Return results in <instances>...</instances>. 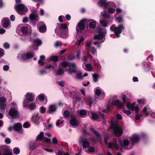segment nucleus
<instances>
[{"mask_svg": "<svg viewBox=\"0 0 155 155\" xmlns=\"http://www.w3.org/2000/svg\"><path fill=\"white\" fill-rule=\"evenodd\" d=\"M107 31L106 29L103 28H101L99 29L98 31V34L95 35L94 36V39H97V41L94 42V44L95 45H97V46L100 47L101 45L100 43L103 42L105 40V38H104Z\"/></svg>", "mask_w": 155, "mask_h": 155, "instance_id": "nucleus-1", "label": "nucleus"}, {"mask_svg": "<svg viewBox=\"0 0 155 155\" xmlns=\"http://www.w3.org/2000/svg\"><path fill=\"white\" fill-rule=\"evenodd\" d=\"M118 121H116L115 122L111 120L110 124V127L113 130L114 134L116 137L121 136L123 133L122 127H119L118 124Z\"/></svg>", "mask_w": 155, "mask_h": 155, "instance_id": "nucleus-2", "label": "nucleus"}, {"mask_svg": "<svg viewBox=\"0 0 155 155\" xmlns=\"http://www.w3.org/2000/svg\"><path fill=\"white\" fill-rule=\"evenodd\" d=\"M124 26L123 24L119 25L117 27L113 25L111 26L110 29L111 31L114 32L117 38H119L120 37V34L124 30Z\"/></svg>", "mask_w": 155, "mask_h": 155, "instance_id": "nucleus-3", "label": "nucleus"}, {"mask_svg": "<svg viewBox=\"0 0 155 155\" xmlns=\"http://www.w3.org/2000/svg\"><path fill=\"white\" fill-rule=\"evenodd\" d=\"M14 8L19 14L21 15L25 14L28 10L27 8L21 3L16 5Z\"/></svg>", "mask_w": 155, "mask_h": 155, "instance_id": "nucleus-4", "label": "nucleus"}, {"mask_svg": "<svg viewBox=\"0 0 155 155\" xmlns=\"http://www.w3.org/2000/svg\"><path fill=\"white\" fill-rule=\"evenodd\" d=\"M87 21L86 19H83L81 20L77 24L76 27V30L78 32H81L85 28L86 25L84 22Z\"/></svg>", "mask_w": 155, "mask_h": 155, "instance_id": "nucleus-5", "label": "nucleus"}, {"mask_svg": "<svg viewBox=\"0 0 155 155\" xmlns=\"http://www.w3.org/2000/svg\"><path fill=\"white\" fill-rule=\"evenodd\" d=\"M55 33L61 38H66L68 32V29L63 30L56 28L55 29Z\"/></svg>", "mask_w": 155, "mask_h": 155, "instance_id": "nucleus-6", "label": "nucleus"}, {"mask_svg": "<svg viewBox=\"0 0 155 155\" xmlns=\"http://www.w3.org/2000/svg\"><path fill=\"white\" fill-rule=\"evenodd\" d=\"M26 99H25L23 102L24 106L27 107L28 106L27 103L28 102H31L34 100V96L30 93H27L25 96Z\"/></svg>", "mask_w": 155, "mask_h": 155, "instance_id": "nucleus-7", "label": "nucleus"}, {"mask_svg": "<svg viewBox=\"0 0 155 155\" xmlns=\"http://www.w3.org/2000/svg\"><path fill=\"white\" fill-rule=\"evenodd\" d=\"M79 142L82 144L83 148H87L90 146V143L87 140V139L83 137H81L79 139Z\"/></svg>", "mask_w": 155, "mask_h": 155, "instance_id": "nucleus-8", "label": "nucleus"}, {"mask_svg": "<svg viewBox=\"0 0 155 155\" xmlns=\"http://www.w3.org/2000/svg\"><path fill=\"white\" fill-rule=\"evenodd\" d=\"M69 68L68 69V71L69 74H72L73 73L76 74L77 72V66L74 62H71L69 63Z\"/></svg>", "mask_w": 155, "mask_h": 155, "instance_id": "nucleus-9", "label": "nucleus"}, {"mask_svg": "<svg viewBox=\"0 0 155 155\" xmlns=\"http://www.w3.org/2000/svg\"><path fill=\"white\" fill-rule=\"evenodd\" d=\"M33 56V54L30 52L23 53L21 54V59L23 61H26L32 58Z\"/></svg>", "mask_w": 155, "mask_h": 155, "instance_id": "nucleus-10", "label": "nucleus"}, {"mask_svg": "<svg viewBox=\"0 0 155 155\" xmlns=\"http://www.w3.org/2000/svg\"><path fill=\"white\" fill-rule=\"evenodd\" d=\"M70 118L71 120L70 124L71 126L76 127L79 126L80 122L77 119L75 116L72 115L70 116Z\"/></svg>", "mask_w": 155, "mask_h": 155, "instance_id": "nucleus-11", "label": "nucleus"}, {"mask_svg": "<svg viewBox=\"0 0 155 155\" xmlns=\"http://www.w3.org/2000/svg\"><path fill=\"white\" fill-rule=\"evenodd\" d=\"M8 115L13 118H17L19 117V114L18 111L15 109H11L8 112Z\"/></svg>", "mask_w": 155, "mask_h": 155, "instance_id": "nucleus-12", "label": "nucleus"}, {"mask_svg": "<svg viewBox=\"0 0 155 155\" xmlns=\"http://www.w3.org/2000/svg\"><path fill=\"white\" fill-rule=\"evenodd\" d=\"M38 30L40 32L43 33L46 31V27L45 24L43 22H40L37 25Z\"/></svg>", "mask_w": 155, "mask_h": 155, "instance_id": "nucleus-13", "label": "nucleus"}, {"mask_svg": "<svg viewBox=\"0 0 155 155\" xmlns=\"http://www.w3.org/2000/svg\"><path fill=\"white\" fill-rule=\"evenodd\" d=\"M30 19L31 21H37L39 20L38 15L36 13L33 12L30 14L29 16Z\"/></svg>", "mask_w": 155, "mask_h": 155, "instance_id": "nucleus-14", "label": "nucleus"}, {"mask_svg": "<svg viewBox=\"0 0 155 155\" xmlns=\"http://www.w3.org/2000/svg\"><path fill=\"white\" fill-rule=\"evenodd\" d=\"M57 109V106L56 104H52L49 105L48 107L49 114L55 113Z\"/></svg>", "mask_w": 155, "mask_h": 155, "instance_id": "nucleus-15", "label": "nucleus"}, {"mask_svg": "<svg viewBox=\"0 0 155 155\" xmlns=\"http://www.w3.org/2000/svg\"><path fill=\"white\" fill-rule=\"evenodd\" d=\"M96 21L92 19L88 20L87 25H88L90 28L94 29L96 27Z\"/></svg>", "mask_w": 155, "mask_h": 155, "instance_id": "nucleus-16", "label": "nucleus"}, {"mask_svg": "<svg viewBox=\"0 0 155 155\" xmlns=\"http://www.w3.org/2000/svg\"><path fill=\"white\" fill-rule=\"evenodd\" d=\"M2 23L3 27L5 28L8 27L10 24L9 19L5 18H3L2 21Z\"/></svg>", "mask_w": 155, "mask_h": 155, "instance_id": "nucleus-17", "label": "nucleus"}, {"mask_svg": "<svg viewBox=\"0 0 155 155\" xmlns=\"http://www.w3.org/2000/svg\"><path fill=\"white\" fill-rule=\"evenodd\" d=\"M140 138L138 135L134 134L132 136L131 140L133 143H137L140 141Z\"/></svg>", "mask_w": 155, "mask_h": 155, "instance_id": "nucleus-18", "label": "nucleus"}, {"mask_svg": "<svg viewBox=\"0 0 155 155\" xmlns=\"http://www.w3.org/2000/svg\"><path fill=\"white\" fill-rule=\"evenodd\" d=\"M112 147H114L117 149H118L119 148V146L117 143L116 139L114 140V143H108V148H111Z\"/></svg>", "mask_w": 155, "mask_h": 155, "instance_id": "nucleus-19", "label": "nucleus"}, {"mask_svg": "<svg viewBox=\"0 0 155 155\" xmlns=\"http://www.w3.org/2000/svg\"><path fill=\"white\" fill-rule=\"evenodd\" d=\"M98 4L101 7L105 8L107 6L108 2H107V0H99Z\"/></svg>", "mask_w": 155, "mask_h": 155, "instance_id": "nucleus-20", "label": "nucleus"}, {"mask_svg": "<svg viewBox=\"0 0 155 155\" xmlns=\"http://www.w3.org/2000/svg\"><path fill=\"white\" fill-rule=\"evenodd\" d=\"M20 31L23 34L29 35L28 28L26 26H23L20 29Z\"/></svg>", "mask_w": 155, "mask_h": 155, "instance_id": "nucleus-21", "label": "nucleus"}, {"mask_svg": "<svg viewBox=\"0 0 155 155\" xmlns=\"http://www.w3.org/2000/svg\"><path fill=\"white\" fill-rule=\"evenodd\" d=\"M14 130L16 131H20L22 128V124L20 123H17L14 125Z\"/></svg>", "mask_w": 155, "mask_h": 155, "instance_id": "nucleus-22", "label": "nucleus"}, {"mask_svg": "<svg viewBox=\"0 0 155 155\" xmlns=\"http://www.w3.org/2000/svg\"><path fill=\"white\" fill-rule=\"evenodd\" d=\"M50 60L54 61L53 64L56 65V62L59 61L58 57V56L53 55L50 57Z\"/></svg>", "mask_w": 155, "mask_h": 155, "instance_id": "nucleus-23", "label": "nucleus"}, {"mask_svg": "<svg viewBox=\"0 0 155 155\" xmlns=\"http://www.w3.org/2000/svg\"><path fill=\"white\" fill-rule=\"evenodd\" d=\"M90 130L93 134L96 135L98 138L101 137V135L100 134L99 132L96 131L94 127L90 128Z\"/></svg>", "mask_w": 155, "mask_h": 155, "instance_id": "nucleus-24", "label": "nucleus"}, {"mask_svg": "<svg viewBox=\"0 0 155 155\" xmlns=\"http://www.w3.org/2000/svg\"><path fill=\"white\" fill-rule=\"evenodd\" d=\"M27 107H28L31 110H32L36 109V106L35 103H31L28 106V105Z\"/></svg>", "mask_w": 155, "mask_h": 155, "instance_id": "nucleus-25", "label": "nucleus"}, {"mask_svg": "<svg viewBox=\"0 0 155 155\" xmlns=\"http://www.w3.org/2000/svg\"><path fill=\"white\" fill-rule=\"evenodd\" d=\"M100 23L103 27H106L107 26L108 23L106 19H103L100 21Z\"/></svg>", "mask_w": 155, "mask_h": 155, "instance_id": "nucleus-26", "label": "nucleus"}, {"mask_svg": "<svg viewBox=\"0 0 155 155\" xmlns=\"http://www.w3.org/2000/svg\"><path fill=\"white\" fill-rule=\"evenodd\" d=\"M112 105L116 106H121V102L118 99H117L116 100L113 101L112 103Z\"/></svg>", "mask_w": 155, "mask_h": 155, "instance_id": "nucleus-27", "label": "nucleus"}, {"mask_svg": "<svg viewBox=\"0 0 155 155\" xmlns=\"http://www.w3.org/2000/svg\"><path fill=\"white\" fill-rule=\"evenodd\" d=\"M129 144V142L128 140H124L123 143H120V146L122 147L127 146Z\"/></svg>", "mask_w": 155, "mask_h": 155, "instance_id": "nucleus-28", "label": "nucleus"}, {"mask_svg": "<svg viewBox=\"0 0 155 155\" xmlns=\"http://www.w3.org/2000/svg\"><path fill=\"white\" fill-rule=\"evenodd\" d=\"M64 71L62 69L59 68L56 71V74L57 75H60L64 74Z\"/></svg>", "mask_w": 155, "mask_h": 155, "instance_id": "nucleus-29", "label": "nucleus"}, {"mask_svg": "<svg viewBox=\"0 0 155 155\" xmlns=\"http://www.w3.org/2000/svg\"><path fill=\"white\" fill-rule=\"evenodd\" d=\"M32 1L35 2L37 3L36 5L37 7L39 6L40 5H42L43 3L44 0H32Z\"/></svg>", "mask_w": 155, "mask_h": 155, "instance_id": "nucleus-30", "label": "nucleus"}, {"mask_svg": "<svg viewBox=\"0 0 155 155\" xmlns=\"http://www.w3.org/2000/svg\"><path fill=\"white\" fill-rule=\"evenodd\" d=\"M44 137V133L43 132H41L40 134L37 136V139L41 141Z\"/></svg>", "mask_w": 155, "mask_h": 155, "instance_id": "nucleus-31", "label": "nucleus"}, {"mask_svg": "<svg viewBox=\"0 0 155 155\" xmlns=\"http://www.w3.org/2000/svg\"><path fill=\"white\" fill-rule=\"evenodd\" d=\"M58 28L63 30L68 29L67 25L65 23L61 24L60 25V28Z\"/></svg>", "mask_w": 155, "mask_h": 155, "instance_id": "nucleus-32", "label": "nucleus"}, {"mask_svg": "<svg viewBox=\"0 0 155 155\" xmlns=\"http://www.w3.org/2000/svg\"><path fill=\"white\" fill-rule=\"evenodd\" d=\"M28 35L23 34L21 35L20 38L23 41H25L28 39Z\"/></svg>", "mask_w": 155, "mask_h": 155, "instance_id": "nucleus-33", "label": "nucleus"}, {"mask_svg": "<svg viewBox=\"0 0 155 155\" xmlns=\"http://www.w3.org/2000/svg\"><path fill=\"white\" fill-rule=\"evenodd\" d=\"M83 77L82 73L81 71H79L76 74V78L77 79H81Z\"/></svg>", "mask_w": 155, "mask_h": 155, "instance_id": "nucleus-34", "label": "nucleus"}, {"mask_svg": "<svg viewBox=\"0 0 155 155\" xmlns=\"http://www.w3.org/2000/svg\"><path fill=\"white\" fill-rule=\"evenodd\" d=\"M34 43H36V45L39 46L40 45L42 44V41L41 40H40L38 38L34 40Z\"/></svg>", "mask_w": 155, "mask_h": 155, "instance_id": "nucleus-35", "label": "nucleus"}, {"mask_svg": "<svg viewBox=\"0 0 155 155\" xmlns=\"http://www.w3.org/2000/svg\"><path fill=\"white\" fill-rule=\"evenodd\" d=\"M39 119L40 117H37L34 116L32 118V120L34 123H36V124L37 125L38 124V123L37 122Z\"/></svg>", "mask_w": 155, "mask_h": 155, "instance_id": "nucleus-36", "label": "nucleus"}, {"mask_svg": "<svg viewBox=\"0 0 155 155\" xmlns=\"http://www.w3.org/2000/svg\"><path fill=\"white\" fill-rule=\"evenodd\" d=\"M79 116L80 117H83V116H85L87 114L86 111L84 110H81L80 111L79 113Z\"/></svg>", "mask_w": 155, "mask_h": 155, "instance_id": "nucleus-37", "label": "nucleus"}, {"mask_svg": "<svg viewBox=\"0 0 155 155\" xmlns=\"http://www.w3.org/2000/svg\"><path fill=\"white\" fill-rule=\"evenodd\" d=\"M13 151L15 154L17 155L19 153L20 150L18 147H15L13 149Z\"/></svg>", "mask_w": 155, "mask_h": 155, "instance_id": "nucleus-38", "label": "nucleus"}, {"mask_svg": "<svg viewBox=\"0 0 155 155\" xmlns=\"http://www.w3.org/2000/svg\"><path fill=\"white\" fill-rule=\"evenodd\" d=\"M93 81L96 82L98 81V75L96 74H94L93 75Z\"/></svg>", "mask_w": 155, "mask_h": 155, "instance_id": "nucleus-39", "label": "nucleus"}, {"mask_svg": "<svg viewBox=\"0 0 155 155\" xmlns=\"http://www.w3.org/2000/svg\"><path fill=\"white\" fill-rule=\"evenodd\" d=\"M126 106L128 109H131L133 111H134V108L133 107V106L129 102L127 103Z\"/></svg>", "mask_w": 155, "mask_h": 155, "instance_id": "nucleus-40", "label": "nucleus"}, {"mask_svg": "<svg viewBox=\"0 0 155 155\" xmlns=\"http://www.w3.org/2000/svg\"><path fill=\"white\" fill-rule=\"evenodd\" d=\"M69 64L68 62L64 61L61 63V65L63 68H66L68 66Z\"/></svg>", "mask_w": 155, "mask_h": 155, "instance_id": "nucleus-41", "label": "nucleus"}, {"mask_svg": "<svg viewBox=\"0 0 155 155\" xmlns=\"http://www.w3.org/2000/svg\"><path fill=\"white\" fill-rule=\"evenodd\" d=\"M99 117L98 115L95 113H93L92 114L91 119L94 120H97L98 119Z\"/></svg>", "mask_w": 155, "mask_h": 155, "instance_id": "nucleus-42", "label": "nucleus"}, {"mask_svg": "<svg viewBox=\"0 0 155 155\" xmlns=\"http://www.w3.org/2000/svg\"><path fill=\"white\" fill-rule=\"evenodd\" d=\"M45 98V95L43 94H40L38 96V99L40 101H43Z\"/></svg>", "mask_w": 155, "mask_h": 155, "instance_id": "nucleus-43", "label": "nucleus"}, {"mask_svg": "<svg viewBox=\"0 0 155 155\" xmlns=\"http://www.w3.org/2000/svg\"><path fill=\"white\" fill-rule=\"evenodd\" d=\"M116 21L119 23H120L123 21L122 17L120 15L116 18Z\"/></svg>", "mask_w": 155, "mask_h": 155, "instance_id": "nucleus-44", "label": "nucleus"}, {"mask_svg": "<svg viewBox=\"0 0 155 155\" xmlns=\"http://www.w3.org/2000/svg\"><path fill=\"white\" fill-rule=\"evenodd\" d=\"M88 151L90 153H92L94 151L95 149L94 147L89 146L88 148Z\"/></svg>", "mask_w": 155, "mask_h": 155, "instance_id": "nucleus-45", "label": "nucleus"}, {"mask_svg": "<svg viewBox=\"0 0 155 155\" xmlns=\"http://www.w3.org/2000/svg\"><path fill=\"white\" fill-rule=\"evenodd\" d=\"M6 101V99L4 97H0V104L5 103Z\"/></svg>", "mask_w": 155, "mask_h": 155, "instance_id": "nucleus-46", "label": "nucleus"}, {"mask_svg": "<svg viewBox=\"0 0 155 155\" xmlns=\"http://www.w3.org/2000/svg\"><path fill=\"white\" fill-rule=\"evenodd\" d=\"M64 116L67 118L68 117L70 116V114L68 110H66L64 112Z\"/></svg>", "mask_w": 155, "mask_h": 155, "instance_id": "nucleus-47", "label": "nucleus"}, {"mask_svg": "<svg viewBox=\"0 0 155 155\" xmlns=\"http://www.w3.org/2000/svg\"><path fill=\"white\" fill-rule=\"evenodd\" d=\"M84 38L83 37H81V38L76 43V45L78 46H79L81 43V42L84 40Z\"/></svg>", "mask_w": 155, "mask_h": 155, "instance_id": "nucleus-48", "label": "nucleus"}, {"mask_svg": "<svg viewBox=\"0 0 155 155\" xmlns=\"http://www.w3.org/2000/svg\"><path fill=\"white\" fill-rule=\"evenodd\" d=\"M3 155H5L10 152L9 151V149L8 148H5V149H3Z\"/></svg>", "mask_w": 155, "mask_h": 155, "instance_id": "nucleus-49", "label": "nucleus"}, {"mask_svg": "<svg viewBox=\"0 0 155 155\" xmlns=\"http://www.w3.org/2000/svg\"><path fill=\"white\" fill-rule=\"evenodd\" d=\"M121 98L124 103H126V98H127V97L125 94H123L121 95Z\"/></svg>", "mask_w": 155, "mask_h": 155, "instance_id": "nucleus-50", "label": "nucleus"}, {"mask_svg": "<svg viewBox=\"0 0 155 155\" xmlns=\"http://www.w3.org/2000/svg\"><path fill=\"white\" fill-rule=\"evenodd\" d=\"M101 91L99 89H97L95 91V94L99 96L101 95Z\"/></svg>", "mask_w": 155, "mask_h": 155, "instance_id": "nucleus-51", "label": "nucleus"}, {"mask_svg": "<svg viewBox=\"0 0 155 155\" xmlns=\"http://www.w3.org/2000/svg\"><path fill=\"white\" fill-rule=\"evenodd\" d=\"M142 117H143V115L142 114H137L135 117V119L136 120H138Z\"/></svg>", "mask_w": 155, "mask_h": 155, "instance_id": "nucleus-52", "label": "nucleus"}, {"mask_svg": "<svg viewBox=\"0 0 155 155\" xmlns=\"http://www.w3.org/2000/svg\"><path fill=\"white\" fill-rule=\"evenodd\" d=\"M6 107V104L5 103H2L0 104V108L2 110H4Z\"/></svg>", "mask_w": 155, "mask_h": 155, "instance_id": "nucleus-53", "label": "nucleus"}, {"mask_svg": "<svg viewBox=\"0 0 155 155\" xmlns=\"http://www.w3.org/2000/svg\"><path fill=\"white\" fill-rule=\"evenodd\" d=\"M3 45H4V47L5 49H8L10 48V45L7 42H5V43H4Z\"/></svg>", "mask_w": 155, "mask_h": 155, "instance_id": "nucleus-54", "label": "nucleus"}, {"mask_svg": "<svg viewBox=\"0 0 155 155\" xmlns=\"http://www.w3.org/2000/svg\"><path fill=\"white\" fill-rule=\"evenodd\" d=\"M103 18L105 19L110 18V15L107 13H104L102 15Z\"/></svg>", "mask_w": 155, "mask_h": 155, "instance_id": "nucleus-55", "label": "nucleus"}, {"mask_svg": "<svg viewBox=\"0 0 155 155\" xmlns=\"http://www.w3.org/2000/svg\"><path fill=\"white\" fill-rule=\"evenodd\" d=\"M75 58V56L73 54H71L68 56V59L69 60H72Z\"/></svg>", "mask_w": 155, "mask_h": 155, "instance_id": "nucleus-56", "label": "nucleus"}, {"mask_svg": "<svg viewBox=\"0 0 155 155\" xmlns=\"http://www.w3.org/2000/svg\"><path fill=\"white\" fill-rule=\"evenodd\" d=\"M30 124L27 122L24 123L23 124V127L25 128H28L29 127Z\"/></svg>", "mask_w": 155, "mask_h": 155, "instance_id": "nucleus-57", "label": "nucleus"}, {"mask_svg": "<svg viewBox=\"0 0 155 155\" xmlns=\"http://www.w3.org/2000/svg\"><path fill=\"white\" fill-rule=\"evenodd\" d=\"M5 142L7 144H8L11 143V140L9 138H6L5 139Z\"/></svg>", "mask_w": 155, "mask_h": 155, "instance_id": "nucleus-58", "label": "nucleus"}, {"mask_svg": "<svg viewBox=\"0 0 155 155\" xmlns=\"http://www.w3.org/2000/svg\"><path fill=\"white\" fill-rule=\"evenodd\" d=\"M123 112L126 114L127 115H129L131 114V112L129 110H124Z\"/></svg>", "mask_w": 155, "mask_h": 155, "instance_id": "nucleus-59", "label": "nucleus"}, {"mask_svg": "<svg viewBox=\"0 0 155 155\" xmlns=\"http://www.w3.org/2000/svg\"><path fill=\"white\" fill-rule=\"evenodd\" d=\"M52 141L53 143L54 144H58V141L55 137H54L53 138Z\"/></svg>", "mask_w": 155, "mask_h": 155, "instance_id": "nucleus-60", "label": "nucleus"}, {"mask_svg": "<svg viewBox=\"0 0 155 155\" xmlns=\"http://www.w3.org/2000/svg\"><path fill=\"white\" fill-rule=\"evenodd\" d=\"M9 66L7 65H5L3 67V69L4 71H6L9 70Z\"/></svg>", "mask_w": 155, "mask_h": 155, "instance_id": "nucleus-61", "label": "nucleus"}, {"mask_svg": "<svg viewBox=\"0 0 155 155\" xmlns=\"http://www.w3.org/2000/svg\"><path fill=\"white\" fill-rule=\"evenodd\" d=\"M108 12L110 13L113 14L114 12L115 11L113 8H108Z\"/></svg>", "mask_w": 155, "mask_h": 155, "instance_id": "nucleus-62", "label": "nucleus"}, {"mask_svg": "<svg viewBox=\"0 0 155 155\" xmlns=\"http://www.w3.org/2000/svg\"><path fill=\"white\" fill-rule=\"evenodd\" d=\"M62 43L61 42H59L58 41H57L54 44V46L56 47H58L59 46L61 45Z\"/></svg>", "mask_w": 155, "mask_h": 155, "instance_id": "nucleus-63", "label": "nucleus"}, {"mask_svg": "<svg viewBox=\"0 0 155 155\" xmlns=\"http://www.w3.org/2000/svg\"><path fill=\"white\" fill-rule=\"evenodd\" d=\"M86 67L89 71H91L92 67L91 65L89 64H87L86 65Z\"/></svg>", "mask_w": 155, "mask_h": 155, "instance_id": "nucleus-64", "label": "nucleus"}]
</instances>
